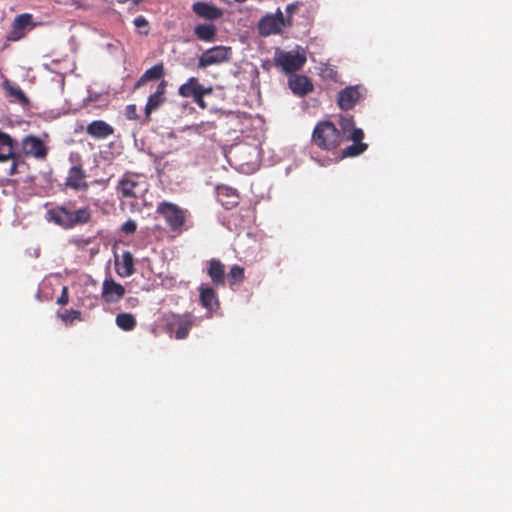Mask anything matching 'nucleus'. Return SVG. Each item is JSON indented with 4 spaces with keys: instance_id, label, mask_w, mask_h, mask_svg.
Masks as SVG:
<instances>
[{
    "instance_id": "obj_1",
    "label": "nucleus",
    "mask_w": 512,
    "mask_h": 512,
    "mask_svg": "<svg viewBox=\"0 0 512 512\" xmlns=\"http://www.w3.org/2000/svg\"><path fill=\"white\" fill-rule=\"evenodd\" d=\"M47 219L63 229L68 230L76 226L88 224L92 219V210L88 205L76 210H71L64 205H59L47 211Z\"/></svg>"
},
{
    "instance_id": "obj_2",
    "label": "nucleus",
    "mask_w": 512,
    "mask_h": 512,
    "mask_svg": "<svg viewBox=\"0 0 512 512\" xmlns=\"http://www.w3.org/2000/svg\"><path fill=\"white\" fill-rule=\"evenodd\" d=\"M311 141L318 148L331 151L341 144L342 135L334 123L321 121L314 127Z\"/></svg>"
},
{
    "instance_id": "obj_3",
    "label": "nucleus",
    "mask_w": 512,
    "mask_h": 512,
    "mask_svg": "<svg viewBox=\"0 0 512 512\" xmlns=\"http://www.w3.org/2000/svg\"><path fill=\"white\" fill-rule=\"evenodd\" d=\"M156 213L161 215L172 232L178 234L187 230L186 221L189 216L187 209L168 201L158 203Z\"/></svg>"
},
{
    "instance_id": "obj_4",
    "label": "nucleus",
    "mask_w": 512,
    "mask_h": 512,
    "mask_svg": "<svg viewBox=\"0 0 512 512\" xmlns=\"http://www.w3.org/2000/svg\"><path fill=\"white\" fill-rule=\"evenodd\" d=\"M20 146L21 152L19 153L22 158H34L39 161H45L47 159L49 149L44 141L36 135L30 134L24 136Z\"/></svg>"
},
{
    "instance_id": "obj_5",
    "label": "nucleus",
    "mask_w": 512,
    "mask_h": 512,
    "mask_svg": "<svg viewBox=\"0 0 512 512\" xmlns=\"http://www.w3.org/2000/svg\"><path fill=\"white\" fill-rule=\"evenodd\" d=\"M274 62L277 67H280L285 73H293L300 70L306 63V56L304 53L294 51H278L275 54Z\"/></svg>"
},
{
    "instance_id": "obj_6",
    "label": "nucleus",
    "mask_w": 512,
    "mask_h": 512,
    "mask_svg": "<svg viewBox=\"0 0 512 512\" xmlns=\"http://www.w3.org/2000/svg\"><path fill=\"white\" fill-rule=\"evenodd\" d=\"M232 57V48L218 45L204 51L198 60V68L203 69L208 66L218 65L227 62Z\"/></svg>"
},
{
    "instance_id": "obj_7",
    "label": "nucleus",
    "mask_w": 512,
    "mask_h": 512,
    "mask_svg": "<svg viewBox=\"0 0 512 512\" xmlns=\"http://www.w3.org/2000/svg\"><path fill=\"white\" fill-rule=\"evenodd\" d=\"M194 325L193 317L190 314H171L167 317L166 326L169 332L175 334L178 340L185 339Z\"/></svg>"
},
{
    "instance_id": "obj_8",
    "label": "nucleus",
    "mask_w": 512,
    "mask_h": 512,
    "mask_svg": "<svg viewBox=\"0 0 512 512\" xmlns=\"http://www.w3.org/2000/svg\"><path fill=\"white\" fill-rule=\"evenodd\" d=\"M366 94L362 85L348 86L338 93L337 103L341 110H350L359 103Z\"/></svg>"
},
{
    "instance_id": "obj_9",
    "label": "nucleus",
    "mask_w": 512,
    "mask_h": 512,
    "mask_svg": "<svg viewBox=\"0 0 512 512\" xmlns=\"http://www.w3.org/2000/svg\"><path fill=\"white\" fill-rule=\"evenodd\" d=\"M285 26L283 13L278 9L275 15H266L259 21L258 30L262 36H269L280 33Z\"/></svg>"
},
{
    "instance_id": "obj_10",
    "label": "nucleus",
    "mask_w": 512,
    "mask_h": 512,
    "mask_svg": "<svg viewBox=\"0 0 512 512\" xmlns=\"http://www.w3.org/2000/svg\"><path fill=\"white\" fill-rule=\"evenodd\" d=\"M166 88L167 81L162 80L156 88V91L152 93L147 100L145 106V120L148 122L150 120L151 114L157 111L166 101Z\"/></svg>"
},
{
    "instance_id": "obj_11",
    "label": "nucleus",
    "mask_w": 512,
    "mask_h": 512,
    "mask_svg": "<svg viewBox=\"0 0 512 512\" xmlns=\"http://www.w3.org/2000/svg\"><path fill=\"white\" fill-rule=\"evenodd\" d=\"M125 292V287L114 279L106 278L103 281L101 297L106 303L113 304L119 302L124 297Z\"/></svg>"
},
{
    "instance_id": "obj_12",
    "label": "nucleus",
    "mask_w": 512,
    "mask_h": 512,
    "mask_svg": "<svg viewBox=\"0 0 512 512\" xmlns=\"http://www.w3.org/2000/svg\"><path fill=\"white\" fill-rule=\"evenodd\" d=\"M86 177L87 175L82 165H73L68 171L65 186L75 191H85L89 187Z\"/></svg>"
},
{
    "instance_id": "obj_13",
    "label": "nucleus",
    "mask_w": 512,
    "mask_h": 512,
    "mask_svg": "<svg viewBox=\"0 0 512 512\" xmlns=\"http://www.w3.org/2000/svg\"><path fill=\"white\" fill-rule=\"evenodd\" d=\"M139 174L133 172H126L118 181L116 190L121 194L122 198H136L137 194L135 189L139 186L138 178Z\"/></svg>"
},
{
    "instance_id": "obj_14",
    "label": "nucleus",
    "mask_w": 512,
    "mask_h": 512,
    "mask_svg": "<svg viewBox=\"0 0 512 512\" xmlns=\"http://www.w3.org/2000/svg\"><path fill=\"white\" fill-rule=\"evenodd\" d=\"M192 11L197 17L209 21L218 20L223 16V10L221 8L204 1L193 3Z\"/></svg>"
},
{
    "instance_id": "obj_15",
    "label": "nucleus",
    "mask_w": 512,
    "mask_h": 512,
    "mask_svg": "<svg viewBox=\"0 0 512 512\" xmlns=\"http://www.w3.org/2000/svg\"><path fill=\"white\" fill-rule=\"evenodd\" d=\"M364 132L362 129H353L347 139L352 140L353 144L343 149V157H355L362 154L368 147L366 143H363Z\"/></svg>"
},
{
    "instance_id": "obj_16",
    "label": "nucleus",
    "mask_w": 512,
    "mask_h": 512,
    "mask_svg": "<svg viewBox=\"0 0 512 512\" xmlns=\"http://www.w3.org/2000/svg\"><path fill=\"white\" fill-rule=\"evenodd\" d=\"M32 15L28 13H23L15 17L12 28L9 34L7 35V40L9 41H18L25 35V30L27 27L31 25Z\"/></svg>"
},
{
    "instance_id": "obj_17",
    "label": "nucleus",
    "mask_w": 512,
    "mask_h": 512,
    "mask_svg": "<svg viewBox=\"0 0 512 512\" xmlns=\"http://www.w3.org/2000/svg\"><path fill=\"white\" fill-rule=\"evenodd\" d=\"M86 133L93 139H106L114 134V128L104 120H94L86 127Z\"/></svg>"
},
{
    "instance_id": "obj_18",
    "label": "nucleus",
    "mask_w": 512,
    "mask_h": 512,
    "mask_svg": "<svg viewBox=\"0 0 512 512\" xmlns=\"http://www.w3.org/2000/svg\"><path fill=\"white\" fill-rule=\"evenodd\" d=\"M288 83L292 92L300 97L308 95L314 89L311 80L305 75H293Z\"/></svg>"
},
{
    "instance_id": "obj_19",
    "label": "nucleus",
    "mask_w": 512,
    "mask_h": 512,
    "mask_svg": "<svg viewBox=\"0 0 512 512\" xmlns=\"http://www.w3.org/2000/svg\"><path fill=\"white\" fill-rule=\"evenodd\" d=\"M16 140L7 132L0 129V163L9 162L14 157Z\"/></svg>"
},
{
    "instance_id": "obj_20",
    "label": "nucleus",
    "mask_w": 512,
    "mask_h": 512,
    "mask_svg": "<svg viewBox=\"0 0 512 512\" xmlns=\"http://www.w3.org/2000/svg\"><path fill=\"white\" fill-rule=\"evenodd\" d=\"M217 196L219 202L225 209L236 207L240 199L236 189L225 185L217 186Z\"/></svg>"
},
{
    "instance_id": "obj_21",
    "label": "nucleus",
    "mask_w": 512,
    "mask_h": 512,
    "mask_svg": "<svg viewBox=\"0 0 512 512\" xmlns=\"http://www.w3.org/2000/svg\"><path fill=\"white\" fill-rule=\"evenodd\" d=\"M199 299L201 305L210 312L217 310L220 306L216 291L208 285L202 284L199 287Z\"/></svg>"
},
{
    "instance_id": "obj_22",
    "label": "nucleus",
    "mask_w": 512,
    "mask_h": 512,
    "mask_svg": "<svg viewBox=\"0 0 512 512\" xmlns=\"http://www.w3.org/2000/svg\"><path fill=\"white\" fill-rule=\"evenodd\" d=\"M207 274L216 287L225 285V266L220 260L211 259L208 262Z\"/></svg>"
},
{
    "instance_id": "obj_23",
    "label": "nucleus",
    "mask_w": 512,
    "mask_h": 512,
    "mask_svg": "<svg viewBox=\"0 0 512 512\" xmlns=\"http://www.w3.org/2000/svg\"><path fill=\"white\" fill-rule=\"evenodd\" d=\"M116 272L122 277H129L135 273L134 257L130 251H124L121 255V261L116 263Z\"/></svg>"
},
{
    "instance_id": "obj_24",
    "label": "nucleus",
    "mask_w": 512,
    "mask_h": 512,
    "mask_svg": "<svg viewBox=\"0 0 512 512\" xmlns=\"http://www.w3.org/2000/svg\"><path fill=\"white\" fill-rule=\"evenodd\" d=\"M164 74L165 69L163 63L156 64L144 72V74L137 81L135 87L139 88L148 81L159 80L164 76Z\"/></svg>"
},
{
    "instance_id": "obj_25",
    "label": "nucleus",
    "mask_w": 512,
    "mask_h": 512,
    "mask_svg": "<svg viewBox=\"0 0 512 512\" xmlns=\"http://www.w3.org/2000/svg\"><path fill=\"white\" fill-rule=\"evenodd\" d=\"M195 36L204 42H212L215 40L217 28L213 24H198L194 28Z\"/></svg>"
},
{
    "instance_id": "obj_26",
    "label": "nucleus",
    "mask_w": 512,
    "mask_h": 512,
    "mask_svg": "<svg viewBox=\"0 0 512 512\" xmlns=\"http://www.w3.org/2000/svg\"><path fill=\"white\" fill-rule=\"evenodd\" d=\"M204 88L205 87L198 82L197 78L191 77L187 80V82L179 87L178 93L182 97L189 98L193 97Z\"/></svg>"
},
{
    "instance_id": "obj_27",
    "label": "nucleus",
    "mask_w": 512,
    "mask_h": 512,
    "mask_svg": "<svg viewBox=\"0 0 512 512\" xmlns=\"http://www.w3.org/2000/svg\"><path fill=\"white\" fill-rule=\"evenodd\" d=\"M116 325L124 331H132L136 327V319L130 313H119L116 316Z\"/></svg>"
},
{
    "instance_id": "obj_28",
    "label": "nucleus",
    "mask_w": 512,
    "mask_h": 512,
    "mask_svg": "<svg viewBox=\"0 0 512 512\" xmlns=\"http://www.w3.org/2000/svg\"><path fill=\"white\" fill-rule=\"evenodd\" d=\"M5 90L7 91L9 96L15 98L22 105H26L29 103V99L18 85L10 84L8 81H6Z\"/></svg>"
},
{
    "instance_id": "obj_29",
    "label": "nucleus",
    "mask_w": 512,
    "mask_h": 512,
    "mask_svg": "<svg viewBox=\"0 0 512 512\" xmlns=\"http://www.w3.org/2000/svg\"><path fill=\"white\" fill-rule=\"evenodd\" d=\"M227 278L231 286L241 283L245 278L244 268L239 265L232 266Z\"/></svg>"
},
{
    "instance_id": "obj_30",
    "label": "nucleus",
    "mask_w": 512,
    "mask_h": 512,
    "mask_svg": "<svg viewBox=\"0 0 512 512\" xmlns=\"http://www.w3.org/2000/svg\"><path fill=\"white\" fill-rule=\"evenodd\" d=\"M11 164L9 169L7 170L8 176H15L20 173L19 166L24 163V160L21 154L18 151L14 152V157L10 159Z\"/></svg>"
},
{
    "instance_id": "obj_31",
    "label": "nucleus",
    "mask_w": 512,
    "mask_h": 512,
    "mask_svg": "<svg viewBox=\"0 0 512 512\" xmlns=\"http://www.w3.org/2000/svg\"><path fill=\"white\" fill-rule=\"evenodd\" d=\"M340 126L344 135H346L347 133L350 134L353 131V129H356L354 127L353 117L349 115L341 117Z\"/></svg>"
},
{
    "instance_id": "obj_32",
    "label": "nucleus",
    "mask_w": 512,
    "mask_h": 512,
    "mask_svg": "<svg viewBox=\"0 0 512 512\" xmlns=\"http://www.w3.org/2000/svg\"><path fill=\"white\" fill-rule=\"evenodd\" d=\"M211 87H205L201 91H199L196 95H194L193 101L201 108H206V103L204 101V96L212 93Z\"/></svg>"
},
{
    "instance_id": "obj_33",
    "label": "nucleus",
    "mask_w": 512,
    "mask_h": 512,
    "mask_svg": "<svg viewBox=\"0 0 512 512\" xmlns=\"http://www.w3.org/2000/svg\"><path fill=\"white\" fill-rule=\"evenodd\" d=\"M65 323H72L74 320H78L81 317V313L78 310L70 309L59 315Z\"/></svg>"
},
{
    "instance_id": "obj_34",
    "label": "nucleus",
    "mask_w": 512,
    "mask_h": 512,
    "mask_svg": "<svg viewBox=\"0 0 512 512\" xmlns=\"http://www.w3.org/2000/svg\"><path fill=\"white\" fill-rule=\"evenodd\" d=\"M134 25L140 34L147 35L149 33V29H148L149 24L145 17H143V16L136 17L134 20Z\"/></svg>"
},
{
    "instance_id": "obj_35",
    "label": "nucleus",
    "mask_w": 512,
    "mask_h": 512,
    "mask_svg": "<svg viewBox=\"0 0 512 512\" xmlns=\"http://www.w3.org/2000/svg\"><path fill=\"white\" fill-rule=\"evenodd\" d=\"M137 230V223L132 219H128L121 226V231L126 235H132Z\"/></svg>"
},
{
    "instance_id": "obj_36",
    "label": "nucleus",
    "mask_w": 512,
    "mask_h": 512,
    "mask_svg": "<svg viewBox=\"0 0 512 512\" xmlns=\"http://www.w3.org/2000/svg\"><path fill=\"white\" fill-rule=\"evenodd\" d=\"M125 116L129 120H138L137 106L135 104L127 105L125 108Z\"/></svg>"
},
{
    "instance_id": "obj_37",
    "label": "nucleus",
    "mask_w": 512,
    "mask_h": 512,
    "mask_svg": "<svg viewBox=\"0 0 512 512\" xmlns=\"http://www.w3.org/2000/svg\"><path fill=\"white\" fill-rule=\"evenodd\" d=\"M69 302V294L68 288L66 286L63 287L61 295L57 299V303L60 305H66Z\"/></svg>"
},
{
    "instance_id": "obj_38",
    "label": "nucleus",
    "mask_w": 512,
    "mask_h": 512,
    "mask_svg": "<svg viewBox=\"0 0 512 512\" xmlns=\"http://www.w3.org/2000/svg\"><path fill=\"white\" fill-rule=\"evenodd\" d=\"M91 300H92V301H91V303L89 304V307H90V308H91V307H94V306L96 305L97 297L95 296V297H93Z\"/></svg>"
},
{
    "instance_id": "obj_39",
    "label": "nucleus",
    "mask_w": 512,
    "mask_h": 512,
    "mask_svg": "<svg viewBox=\"0 0 512 512\" xmlns=\"http://www.w3.org/2000/svg\"><path fill=\"white\" fill-rule=\"evenodd\" d=\"M294 9H295V5L294 4H289L287 6V12H289V13H291Z\"/></svg>"
},
{
    "instance_id": "obj_40",
    "label": "nucleus",
    "mask_w": 512,
    "mask_h": 512,
    "mask_svg": "<svg viewBox=\"0 0 512 512\" xmlns=\"http://www.w3.org/2000/svg\"><path fill=\"white\" fill-rule=\"evenodd\" d=\"M128 301L131 302V304H133V305L138 302V300L136 298H132V297L129 298Z\"/></svg>"
},
{
    "instance_id": "obj_41",
    "label": "nucleus",
    "mask_w": 512,
    "mask_h": 512,
    "mask_svg": "<svg viewBox=\"0 0 512 512\" xmlns=\"http://www.w3.org/2000/svg\"><path fill=\"white\" fill-rule=\"evenodd\" d=\"M134 4H139L140 2H142L143 0H131Z\"/></svg>"
},
{
    "instance_id": "obj_42",
    "label": "nucleus",
    "mask_w": 512,
    "mask_h": 512,
    "mask_svg": "<svg viewBox=\"0 0 512 512\" xmlns=\"http://www.w3.org/2000/svg\"><path fill=\"white\" fill-rule=\"evenodd\" d=\"M235 1H236V2H238V3H243V2H245L246 0H235Z\"/></svg>"
}]
</instances>
